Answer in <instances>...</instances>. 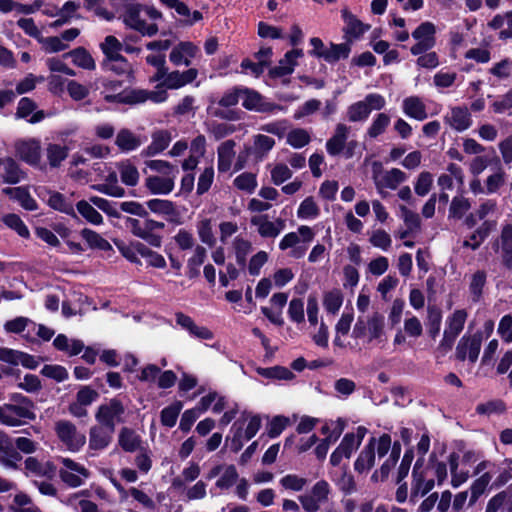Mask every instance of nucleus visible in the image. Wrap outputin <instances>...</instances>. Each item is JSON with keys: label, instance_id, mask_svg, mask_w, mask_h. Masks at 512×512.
Returning <instances> with one entry per match:
<instances>
[{"label": "nucleus", "instance_id": "obj_15", "mask_svg": "<svg viewBox=\"0 0 512 512\" xmlns=\"http://www.w3.org/2000/svg\"><path fill=\"white\" fill-rule=\"evenodd\" d=\"M350 128L343 124L339 123L336 125L335 132L331 138H329L326 142V150L329 155L337 156L344 151L345 143L348 139Z\"/></svg>", "mask_w": 512, "mask_h": 512}, {"label": "nucleus", "instance_id": "obj_19", "mask_svg": "<svg viewBox=\"0 0 512 512\" xmlns=\"http://www.w3.org/2000/svg\"><path fill=\"white\" fill-rule=\"evenodd\" d=\"M275 140L264 134L254 136V146L247 147V153H251L256 161H262L273 149Z\"/></svg>", "mask_w": 512, "mask_h": 512}, {"label": "nucleus", "instance_id": "obj_8", "mask_svg": "<svg viewBox=\"0 0 512 512\" xmlns=\"http://www.w3.org/2000/svg\"><path fill=\"white\" fill-rule=\"evenodd\" d=\"M21 460L22 456L16 450L12 439L7 434L0 432V463L6 467L17 469V463Z\"/></svg>", "mask_w": 512, "mask_h": 512}, {"label": "nucleus", "instance_id": "obj_27", "mask_svg": "<svg viewBox=\"0 0 512 512\" xmlns=\"http://www.w3.org/2000/svg\"><path fill=\"white\" fill-rule=\"evenodd\" d=\"M235 141L230 139L221 143L217 149L218 154V171L227 172L232 163V159L235 155L234 152Z\"/></svg>", "mask_w": 512, "mask_h": 512}, {"label": "nucleus", "instance_id": "obj_13", "mask_svg": "<svg viewBox=\"0 0 512 512\" xmlns=\"http://www.w3.org/2000/svg\"><path fill=\"white\" fill-rule=\"evenodd\" d=\"M125 223L126 227L130 229V232L134 236L144 240L148 245L155 248H160L162 246V236L159 234L146 233L145 222L141 225V222L138 219L126 217Z\"/></svg>", "mask_w": 512, "mask_h": 512}, {"label": "nucleus", "instance_id": "obj_6", "mask_svg": "<svg viewBox=\"0 0 512 512\" xmlns=\"http://www.w3.org/2000/svg\"><path fill=\"white\" fill-rule=\"evenodd\" d=\"M19 158L32 167H38L41 161V144L38 139L31 138L16 143Z\"/></svg>", "mask_w": 512, "mask_h": 512}, {"label": "nucleus", "instance_id": "obj_48", "mask_svg": "<svg viewBox=\"0 0 512 512\" xmlns=\"http://www.w3.org/2000/svg\"><path fill=\"white\" fill-rule=\"evenodd\" d=\"M239 480L236 467L231 464L225 467L223 474L216 481L215 485L221 490L230 489Z\"/></svg>", "mask_w": 512, "mask_h": 512}, {"label": "nucleus", "instance_id": "obj_31", "mask_svg": "<svg viewBox=\"0 0 512 512\" xmlns=\"http://www.w3.org/2000/svg\"><path fill=\"white\" fill-rule=\"evenodd\" d=\"M5 173L2 176L3 182L7 184H17L26 177L24 171L20 169L19 164L11 157L4 160Z\"/></svg>", "mask_w": 512, "mask_h": 512}, {"label": "nucleus", "instance_id": "obj_62", "mask_svg": "<svg viewBox=\"0 0 512 512\" xmlns=\"http://www.w3.org/2000/svg\"><path fill=\"white\" fill-rule=\"evenodd\" d=\"M242 97V86H233L226 90L223 96L218 100V105L224 108L236 106Z\"/></svg>", "mask_w": 512, "mask_h": 512}, {"label": "nucleus", "instance_id": "obj_51", "mask_svg": "<svg viewBox=\"0 0 512 512\" xmlns=\"http://www.w3.org/2000/svg\"><path fill=\"white\" fill-rule=\"evenodd\" d=\"M310 141L309 133L302 128H294L287 134V143L295 149L305 147Z\"/></svg>", "mask_w": 512, "mask_h": 512}, {"label": "nucleus", "instance_id": "obj_16", "mask_svg": "<svg viewBox=\"0 0 512 512\" xmlns=\"http://www.w3.org/2000/svg\"><path fill=\"white\" fill-rule=\"evenodd\" d=\"M3 193L19 202L21 207L27 211H35L38 209L36 200L31 196L26 186L7 187L3 189Z\"/></svg>", "mask_w": 512, "mask_h": 512}, {"label": "nucleus", "instance_id": "obj_18", "mask_svg": "<svg viewBox=\"0 0 512 512\" xmlns=\"http://www.w3.org/2000/svg\"><path fill=\"white\" fill-rule=\"evenodd\" d=\"M445 121L458 132L467 130L471 124V115L466 107L456 106L451 109V117H445Z\"/></svg>", "mask_w": 512, "mask_h": 512}, {"label": "nucleus", "instance_id": "obj_39", "mask_svg": "<svg viewBox=\"0 0 512 512\" xmlns=\"http://www.w3.org/2000/svg\"><path fill=\"white\" fill-rule=\"evenodd\" d=\"M115 144L121 151L128 152L137 149L141 141L129 129L123 128L118 132Z\"/></svg>", "mask_w": 512, "mask_h": 512}, {"label": "nucleus", "instance_id": "obj_42", "mask_svg": "<svg viewBox=\"0 0 512 512\" xmlns=\"http://www.w3.org/2000/svg\"><path fill=\"white\" fill-rule=\"evenodd\" d=\"M2 222L8 228L14 230L20 237L24 239L30 237V231L19 215L8 213L2 217Z\"/></svg>", "mask_w": 512, "mask_h": 512}, {"label": "nucleus", "instance_id": "obj_34", "mask_svg": "<svg viewBox=\"0 0 512 512\" xmlns=\"http://www.w3.org/2000/svg\"><path fill=\"white\" fill-rule=\"evenodd\" d=\"M182 408L183 402L180 400H175L173 403L163 408L160 412V422L162 426L167 428L174 427Z\"/></svg>", "mask_w": 512, "mask_h": 512}, {"label": "nucleus", "instance_id": "obj_44", "mask_svg": "<svg viewBox=\"0 0 512 512\" xmlns=\"http://www.w3.org/2000/svg\"><path fill=\"white\" fill-rule=\"evenodd\" d=\"M369 339L368 343L373 340L381 341L384 336V316L378 312H375L367 321Z\"/></svg>", "mask_w": 512, "mask_h": 512}, {"label": "nucleus", "instance_id": "obj_36", "mask_svg": "<svg viewBox=\"0 0 512 512\" xmlns=\"http://www.w3.org/2000/svg\"><path fill=\"white\" fill-rule=\"evenodd\" d=\"M146 206L154 214L178 216L175 204L171 200L153 198L146 202Z\"/></svg>", "mask_w": 512, "mask_h": 512}, {"label": "nucleus", "instance_id": "obj_63", "mask_svg": "<svg viewBox=\"0 0 512 512\" xmlns=\"http://www.w3.org/2000/svg\"><path fill=\"white\" fill-rule=\"evenodd\" d=\"M89 201L95 205L98 209L103 211L107 216L113 217V218H120L121 214L116 209L114 202H111L105 198L99 197V196H91L89 198Z\"/></svg>", "mask_w": 512, "mask_h": 512}, {"label": "nucleus", "instance_id": "obj_38", "mask_svg": "<svg viewBox=\"0 0 512 512\" xmlns=\"http://www.w3.org/2000/svg\"><path fill=\"white\" fill-rule=\"evenodd\" d=\"M251 224L258 226L259 234L264 238H275L280 233V228L268 220V215L253 216Z\"/></svg>", "mask_w": 512, "mask_h": 512}, {"label": "nucleus", "instance_id": "obj_47", "mask_svg": "<svg viewBox=\"0 0 512 512\" xmlns=\"http://www.w3.org/2000/svg\"><path fill=\"white\" fill-rule=\"evenodd\" d=\"M320 215V208L312 196L306 197L299 205L297 216L300 219H314Z\"/></svg>", "mask_w": 512, "mask_h": 512}, {"label": "nucleus", "instance_id": "obj_5", "mask_svg": "<svg viewBox=\"0 0 512 512\" xmlns=\"http://www.w3.org/2000/svg\"><path fill=\"white\" fill-rule=\"evenodd\" d=\"M124 413L125 407L123 403L117 398H112L108 404H102L98 407L95 419L99 425L115 431L116 420L123 422L122 415Z\"/></svg>", "mask_w": 512, "mask_h": 512}, {"label": "nucleus", "instance_id": "obj_49", "mask_svg": "<svg viewBox=\"0 0 512 512\" xmlns=\"http://www.w3.org/2000/svg\"><path fill=\"white\" fill-rule=\"evenodd\" d=\"M370 115V107L364 101L351 104L347 109V117L350 122L366 120Z\"/></svg>", "mask_w": 512, "mask_h": 512}, {"label": "nucleus", "instance_id": "obj_32", "mask_svg": "<svg viewBox=\"0 0 512 512\" xmlns=\"http://www.w3.org/2000/svg\"><path fill=\"white\" fill-rule=\"evenodd\" d=\"M486 283L487 273L484 270H477L472 274L469 283V292L474 303H478L481 300Z\"/></svg>", "mask_w": 512, "mask_h": 512}, {"label": "nucleus", "instance_id": "obj_55", "mask_svg": "<svg viewBox=\"0 0 512 512\" xmlns=\"http://www.w3.org/2000/svg\"><path fill=\"white\" fill-rule=\"evenodd\" d=\"M435 487L434 479H425V475L413 478L411 497H416L420 494L421 497L426 496Z\"/></svg>", "mask_w": 512, "mask_h": 512}, {"label": "nucleus", "instance_id": "obj_29", "mask_svg": "<svg viewBox=\"0 0 512 512\" xmlns=\"http://www.w3.org/2000/svg\"><path fill=\"white\" fill-rule=\"evenodd\" d=\"M81 237L86 241L90 249H98L104 252L112 251V245L96 231L83 228L80 231Z\"/></svg>", "mask_w": 512, "mask_h": 512}, {"label": "nucleus", "instance_id": "obj_56", "mask_svg": "<svg viewBox=\"0 0 512 512\" xmlns=\"http://www.w3.org/2000/svg\"><path fill=\"white\" fill-rule=\"evenodd\" d=\"M197 232L201 242L208 245L209 247H213L216 244V238L214 237L212 231V222L211 219L205 218L198 222L197 224Z\"/></svg>", "mask_w": 512, "mask_h": 512}, {"label": "nucleus", "instance_id": "obj_2", "mask_svg": "<svg viewBox=\"0 0 512 512\" xmlns=\"http://www.w3.org/2000/svg\"><path fill=\"white\" fill-rule=\"evenodd\" d=\"M411 35L417 41L410 48L414 56L426 53L436 45V27L430 21L422 22Z\"/></svg>", "mask_w": 512, "mask_h": 512}, {"label": "nucleus", "instance_id": "obj_64", "mask_svg": "<svg viewBox=\"0 0 512 512\" xmlns=\"http://www.w3.org/2000/svg\"><path fill=\"white\" fill-rule=\"evenodd\" d=\"M499 245H501L502 251L512 249V223L503 225L499 240L493 243L494 251H498Z\"/></svg>", "mask_w": 512, "mask_h": 512}, {"label": "nucleus", "instance_id": "obj_26", "mask_svg": "<svg viewBox=\"0 0 512 512\" xmlns=\"http://www.w3.org/2000/svg\"><path fill=\"white\" fill-rule=\"evenodd\" d=\"M123 62L121 61H111L107 63V66L101 67V69L105 72L110 71L116 75H125L127 82L132 85L135 83V71L133 69L132 64L127 60L126 57L123 56Z\"/></svg>", "mask_w": 512, "mask_h": 512}, {"label": "nucleus", "instance_id": "obj_33", "mask_svg": "<svg viewBox=\"0 0 512 512\" xmlns=\"http://www.w3.org/2000/svg\"><path fill=\"white\" fill-rule=\"evenodd\" d=\"M351 41H345L344 43L336 44L331 42L330 48L327 49L324 61L327 63H335L340 59H347L351 53Z\"/></svg>", "mask_w": 512, "mask_h": 512}, {"label": "nucleus", "instance_id": "obj_45", "mask_svg": "<svg viewBox=\"0 0 512 512\" xmlns=\"http://www.w3.org/2000/svg\"><path fill=\"white\" fill-rule=\"evenodd\" d=\"M467 312L464 309H458L447 319V328L445 330L454 336H458L464 328Z\"/></svg>", "mask_w": 512, "mask_h": 512}, {"label": "nucleus", "instance_id": "obj_10", "mask_svg": "<svg viewBox=\"0 0 512 512\" xmlns=\"http://www.w3.org/2000/svg\"><path fill=\"white\" fill-rule=\"evenodd\" d=\"M113 433L111 429L101 426L94 425L89 430V449L93 451H102L106 449L113 439Z\"/></svg>", "mask_w": 512, "mask_h": 512}, {"label": "nucleus", "instance_id": "obj_30", "mask_svg": "<svg viewBox=\"0 0 512 512\" xmlns=\"http://www.w3.org/2000/svg\"><path fill=\"white\" fill-rule=\"evenodd\" d=\"M206 257V249L203 246L197 245L194 255L187 262L186 275L189 279H195L200 276V266L204 264Z\"/></svg>", "mask_w": 512, "mask_h": 512}, {"label": "nucleus", "instance_id": "obj_35", "mask_svg": "<svg viewBox=\"0 0 512 512\" xmlns=\"http://www.w3.org/2000/svg\"><path fill=\"white\" fill-rule=\"evenodd\" d=\"M69 148L56 143H49L46 147V156L51 168L60 167L61 163L68 157Z\"/></svg>", "mask_w": 512, "mask_h": 512}, {"label": "nucleus", "instance_id": "obj_4", "mask_svg": "<svg viewBox=\"0 0 512 512\" xmlns=\"http://www.w3.org/2000/svg\"><path fill=\"white\" fill-rule=\"evenodd\" d=\"M55 432L59 440L71 452H78L86 443V436L78 433L76 426L70 421L60 420L55 425Z\"/></svg>", "mask_w": 512, "mask_h": 512}, {"label": "nucleus", "instance_id": "obj_37", "mask_svg": "<svg viewBox=\"0 0 512 512\" xmlns=\"http://www.w3.org/2000/svg\"><path fill=\"white\" fill-rule=\"evenodd\" d=\"M142 9L143 5L140 3L127 5L123 16L124 24L135 31L141 30V27H143L144 24V20L140 18V12Z\"/></svg>", "mask_w": 512, "mask_h": 512}, {"label": "nucleus", "instance_id": "obj_50", "mask_svg": "<svg viewBox=\"0 0 512 512\" xmlns=\"http://www.w3.org/2000/svg\"><path fill=\"white\" fill-rule=\"evenodd\" d=\"M475 410L479 415L503 414L506 411V404L501 399H494L478 404Z\"/></svg>", "mask_w": 512, "mask_h": 512}, {"label": "nucleus", "instance_id": "obj_7", "mask_svg": "<svg viewBox=\"0 0 512 512\" xmlns=\"http://www.w3.org/2000/svg\"><path fill=\"white\" fill-rule=\"evenodd\" d=\"M341 16L345 23L343 28L344 38L347 41H351V43H353V40L362 37L370 29L369 24H364L347 8L341 10Z\"/></svg>", "mask_w": 512, "mask_h": 512}, {"label": "nucleus", "instance_id": "obj_11", "mask_svg": "<svg viewBox=\"0 0 512 512\" xmlns=\"http://www.w3.org/2000/svg\"><path fill=\"white\" fill-rule=\"evenodd\" d=\"M359 447L354 443V433L348 432L342 438L340 444L331 453L329 462L333 467L339 466L342 459H349Z\"/></svg>", "mask_w": 512, "mask_h": 512}, {"label": "nucleus", "instance_id": "obj_12", "mask_svg": "<svg viewBox=\"0 0 512 512\" xmlns=\"http://www.w3.org/2000/svg\"><path fill=\"white\" fill-rule=\"evenodd\" d=\"M100 49L104 55L100 63L101 67L107 66V63L111 61L123 62V55L120 53L123 49V44L115 36H106L104 41L100 44Z\"/></svg>", "mask_w": 512, "mask_h": 512}, {"label": "nucleus", "instance_id": "obj_3", "mask_svg": "<svg viewBox=\"0 0 512 512\" xmlns=\"http://www.w3.org/2000/svg\"><path fill=\"white\" fill-rule=\"evenodd\" d=\"M34 408L35 406L30 405L4 404V406H0V422L7 426L17 427L24 423L21 418L33 421L36 419Z\"/></svg>", "mask_w": 512, "mask_h": 512}, {"label": "nucleus", "instance_id": "obj_60", "mask_svg": "<svg viewBox=\"0 0 512 512\" xmlns=\"http://www.w3.org/2000/svg\"><path fill=\"white\" fill-rule=\"evenodd\" d=\"M289 418L284 415H276L267 426V435L269 438L274 439L281 435V433L286 429L289 425Z\"/></svg>", "mask_w": 512, "mask_h": 512}, {"label": "nucleus", "instance_id": "obj_59", "mask_svg": "<svg viewBox=\"0 0 512 512\" xmlns=\"http://www.w3.org/2000/svg\"><path fill=\"white\" fill-rule=\"evenodd\" d=\"M139 247L141 249V257L145 258L148 266L158 269H164L166 267V260L161 254L153 251L146 244Z\"/></svg>", "mask_w": 512, "mask_h": 512}, {"label": "nucleus", "instance_id": "obj_22", "mask_svg": "<svg viewBox=\"0 0 512 512\" xmlns=\"http://www.w3.org/2000/svg\"><path fill=\"white\" fill-rule=\"evenodd\" d=\"M403 111L406 116L418 121H423L428 117L425 104L417 96H410L404 99Z\"/></svg>", "mask_w": 512, "mask_h": 512}, {"label": "nucleus", "instance_id": "obj_20", "mask_svg": "<svg viewBox=\"0 0 512 512\" xmlns=\"http://www.w3.org/2000/svg\"><path fill=\"white\" fill-rule=\"evenodd\" d=\"M142 439L135 430L129 427H122L118 435V445L123 451L133 453L140 449Z\"/></svg>", "mask_w": 512, "mask_h": 512}, {"label": "nucleus", "instance_id": "obj_21", "mask_svg": "<svg viewBox=\"0 0 512 512\" xmlns=\"http://www.w3.org/2000/svg\"><path fill=\"white\" fill-rule=\"evenodd\" d=\"M168 94L165 90L160 91H149L146 89L137 88L136 91L132 92V95L127 98V102L134 103L135 105L143 104L147 100H151L155 103H162L166 101Z\"/></svg>", "mask_w": 512, "mask_h": 512}, {"label": "nucleus", "instance_id": "obj_24", "mask_svg": "<svg viewBox=\"0 0 512 512\" xmlns=\"http://www.w3.org/2000/svg\"><path fill=\"white\" fill-rule=\"evenodd\" d=\"M145 186L153 195H167L174 189V180L160 176H149L145 180Z\"/></svg>", "mask_w": 512, "mask_h": 512}, {"label": "nucleus", "instance_id": "obj_57", "mask_svg": "<svg viewBox=\"0 0 512 512\" xmlns=\"http://www.w3.org/2000/svg\"><path fill=\"white\" fill-rule=\"evenodd\" d=\"M491 474L489 472L483 473L479 478H477L471 485L470 491V504H474L479 497L485 492L488 484L491 481Z\"/></svg>", "mask_w": 512, "mask_h": 512}, {"label": "nucleus", "instance_id": "obj_40", "mask_svg": "<svg viewBox=\"0 0 512 512\" xmlns=\"http://www.w3.org/2000/svg\"><path fill=\"white\" fill-rule=\"evenodd\" d=\"M256 372L258 375L266 379H277V380H292L295 375L294 373L284 366H273V367H257Z\"/></svg>", "mask_w": 512, "mask_h": 512}, {"label": "nucleus", "instance_id": "obj_46", "mask_svg": "<svg viewBox=\"0 0 512 512\" xmlns=\"http://www.w3.org/2000/svg\"><path fill=\"white\" fill-rule=\"evenodd\" d=\"M343 303V295L339 289H333L324 294L323 306L327 313L336 314Z\"/></svg>", "mask_w": 512, "mask_h": 512}, {"label": "nucleus", "instance_id": "obj_25", "mask_svg": "<svg viewBox=\"0 0 512 512\" xmlns=\"http://www.w3.org/2000/svg\"><path fill=\"white\" fill-rule=\"evenodd\" d=\"M330 477L344 495H350L357 490L356 481L354 476L349 472L347 464L341 467V475L339 477H334L332 473H330Z\"/></svg>", "mask_w": 512, "mask_h": 512}, {"label": "nucleus", "instance_id": "obj_28", "mask_svg": "<svg viewBox=\"0 0 512 512\" xmlns=\"http://www.w3.org/2000/svg\"><path fill=\"white\" fill-rule=\"evenodd\" d=\"M47 204L53 210L59 211L75 219H78L73 204L70 201H68V199L60 192L54 191L50 193Z\"/></svg>", "mask_w": 512, "mask_h": 512}, {"label": "nucleus", "instance_id": "obj_58", "mask_svg": "<svg viewBox=\"0 0 512 512\" xmlns=\"http://www.w3.org/2000/svg\"><path fill=\"white\" fill-rule=\"evenodd\" d=\"M41 375L53 379L57 382H63L68 379L69 374L67 369L58 364H46L40 371Z\"/></svg>", "mask_w": 512, "mask_h": 512}, {"label": "nucleus", "instance_id": "obj_23", "mask_svg": "<svg viewBox=\"0 0 512 512\" xmlns=\"http://www.w3.org/2000/svg\"><path fill=\"white\" fill-rule=\"evenodd\" d=\"M63 57L64 58L71 57L73 64L82 69L95 70V68H96L94 58L92 57L90 52L84 47L80 46V47L74 48L73 50L65 53L63 55Z\"/></svg>", "mask_w": 512, "mask_h": 512}, {"label": "nucleus", "instance_id": "obj_41", "mask_svg": "<svg viewBox=\"0 0 512 512\" xmlns=\"http://www.w3.org/2000/svg\"><path fill=\"white\" fill-rule=\"evenodd\" d=\"M441 321H442L441 310L436 306H429L427 309L426 326H427L428 335L432 339H435L439 335Z\"/></svg>", "mask_w": 512, "mask_h": 512}, {"label": "nucleus", "instance_id": "obj_52", "mask_svg": "<svg viewBox=\"0 0 512 512\" xmlns=\"http://www.w3.org/2000/svg\"><path fill=\"white\" fill-rule=\"evenodd\" d=\"M233 184L237 189L251 194L257 187L256 174L251 172L241 173L234 179Z\"/></svg>", "mask_w": 512, "mask_h": 512}, {"label": "nucleus", "instance_id": "obj_53", "mask_svg": "<svg viewBox=\"0 0 512 512\" xmlns=\"http://www.w3.org/2000/svg\"><path fill=\"white\" fill-rule=\"evenodd\" d=\"M390 116L386 113H379L373 119L370 127L367 130V134L370 138H377L381 134H383L386 128L390 124Z\"/></svg>", "mask_w": 512, "mask_h": 512}, {"label": "nucleus", "instance_id": "obj_54", "mask_svg": "<svg viewBox=\"0 0 512 512\" xmlns=\"http://www.w3.org/2000/svg\"><path fill=\"white\" fill-rule=\"evenodd\" d=\"M242 106L249 111H257L259 104L263 100L262 95L251 88L242 86Z\"/></svg>", "mask_w": 512, "mask_h": 512}, {"label": "nucleus", "instance_id": "obj_14", "mask_svg": "<svg viewBox=\"0 0 512 512\" xmlns=\"http://www.w3.org/2000/svg\"><path fill=\"white\" fill-rule=\"evenodd\" d=\"M151 143L142 150V155L152 157L163 152L172 140L171 132L165 129L156 130L151 135Z\"/></svg>", "mask_w": 512, "mask_h": 512}, {"label": "nucleus", "instance_id": "obj_1", "mask_svg": "<svg viewBox=\"0 0 512 512\" xmlns=\"http://www.w3.org/2000/svg\"><path fill=\"white\" fill-rule=\"evenodd\" d=\"M100 83L103 87L101 95L106 103L134 106V103L127 102L126 100L127 98L129 99L132 92L136 91L137 88H133L131 86L123 87V80L110 78H101Z\"/></svg>", "mask_w": 512, "mask_h": 512}, {"label": "nucleus", "instance_id": "obj_9", "mask_svg": "<svg viewBox=\"0 0 512 512\" xmlns=\"http://www.w3.org/2000/svg\"><path fill=\"white\" fill-rule=\"evenodd\" d=\"M376 438L371 437L354 462V470L358 474L370 471L375 465Z\"/></svg>", "mask_w": 512, "mask_h": 512}, {"label": "nucleus", "instance_id": "obj_61", "mask_svg": "<svg viewBox=\"0 0 512 512\" xmlns=\"http://www.w3.org/2000/svg\"><path fill=\"white\" fill-rule=\"evenodd\" d=\"M243 426V422H234V424L231 427L232 437L230 438L229 436H227L226 438V442L230 440V450L234 453L239 452L243 447V437H245L243 433Z\"/></svg>", "mask_w": 512, "mask_h": 512}, {"label": "nucleus", "instance_id": "obj_17", "mask_svg": "<svg viewBox=\"0 0 512 512\" xmlns=\"http://www.w3.org/2000/svg\"><path fill=\"white\" fill-rule=\"evenodd\" d=\"M113 243L125 259L135 265H142L138 255L141 256V249L139 246H143L144 243L138 240L126 242L118 238L113 239Z\"/></svg>", "mask_w": 512, "mask_h": 512}, {"label": "nucleus", "instance_id": "obj_43", "mask_svg": "<svg viewBox=\"0 0 512 512\" xmlns=\"http://www.w3.org/2000/svg\"><path fill=\"white\" fill-rule=\"evenodd\" d=\"M77 211L86 221L93 225L103 223L102 215L86 200H80L76 204Z\"/></svg>", "mask_w": 512, "mask_h": 512}]
</instances>
